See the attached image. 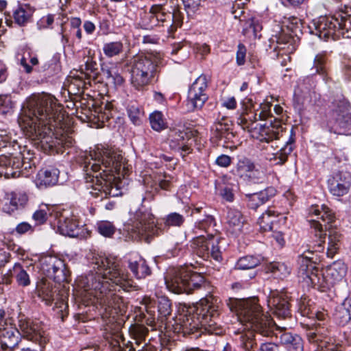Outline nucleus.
<instances>
[{
    "label": "nucleus",
    "instance_id": "obj_27",
    "mask_svg": "<svg viewBox=\"0 0 351 351\" xmlns=\"http://www.w3.org/2000/svg\"><path fill=\"white\" fill-rule=\"evenodd\" d=\"M245 222L244 217L237 209L230 208L228 210L226 216V223L228 230L232 233L237 234L242 230Z\"/></svg>",
    "mask_w": 351,
    "mask_h": 351
},
{
    "label": "nucleus",
    "instance_id": "obj_48",
    "mask_svg": "<svg viewBox=\"0 0 351 351\" xmlns=\"http://www.w3.org/2000/svg\"><path fill=\"white\" fill-rule=\"evenodd\" d=\"M151 127L156 131H160L165 128V123L161 112L155 111L149 115Z\"/></svg>",
    "mask_w": 351,
    "mask_h": 351
},
{
    "label": "nucleus",
    "instance_id": "obj_17",
    "mask_svg": "<svg viewBox=\"0 0 351 351\" xmlns=\"http://www.w3.org/2000/svg\"><path fill=\"white\" fill-rule=\"evenodd\" d=\"M54 217L53 225L56 227V231L60 234L69 237H78L80 234V228L76 219L69 215L68 213H53Z\"/></svg>",
    "mask_w": 351,
    "mask_h": 351
},
{
    "label": "nucleus",
    "instance_id": "obj_19",
    "mask_svg": "<svg viewBox=\"0 0 351 351\" xmlns=\"http://www.w3.org/2000/svg\"><path fill=\"white\" fill-rule=\"evenodd\" d=\"M233 172L246 182H257L263 178V171L257 169L255 165L246 157H241L238 160Z\"/></svg>",
    "mask_w": 351,
    "mask_h": 351
},
{
    "label": "nucleus",
    "instance_id": "obj_32",
    "mask_svg": "<svg viewBox=\"0 0 351 351\" xmlns=\"http://www.w3.org/2000/svg\"><path fill=\"white\" fill-rule=\"evenodd\" d=\"M58 212V210L54 207L44 204L41 205L33 214L32 217L37 224H43L49 219L51 224L53 225L54 217L52 216V213Z\"/></svg>",
    "mask_w": 351,
    "mask_h": 351
},
{
    "label": "nucleus",
    "instance_id": "obj_37",
    "mask_svg": "<svg viewBox=\"0 0 351 351\" xmlns=\"http://www.w3.org/2000/svg\"><path fill=\"white\" fill-rule=\"evenodd\" d=\"M261 258L258 256H245L241 257L235 265V269L239 270L252 269L259 265Z\"/></svg>",
    "mask_w": 351,
    "mask_h": 351
},
{
    "label": "nucleus",
    "instance_id": "obj_29",
    "mask_svg": "<svg viewBox=\"0 0 351 351\" xmlns=\"http://www.w3.org/2000/svg\"><path fill=\"white\" fill-rule=\"evenodd\" d=\"M128 267L137 279H143L149 276L152 273L150 267L146 261L141 256L135 259H130Z\"/></svg>",
    "mask_w": 351,
    "mask_h": 351
},
{
    "label": "nucleus",
    "instance_id": "obj_39",
    "mask_svg": "<svg viewBox=\"0 0 351 351\" xmlns=\"http://www.w3.org/2000/svg\"><path fill=\"white\" fill-rule=\"evenodd\" d=\"M306 330V336L310 342H317L320 340V337L324 335V330L319 322L314 324H306L304 325Z\"/></svg>",
    "mask_w": 351,
    "mask_h": 351
},
{
    "label": "nucleus",
    "instance_id": "obj_9",
    "mask_svg": "<svg viewBox=\"0 0 351 351\" xmlns=\"http://www.w3.org/2000/svg\"><path fill=\"white\" fill-rule=\"evenodd\" d=\"M165 280L167 288L175 293H190L204 283L202 275L183 267L169 269Z\"/></svg>",
    "mask_w": 351,
    "mask_h": 351
},
{
    "label": "nucleus",
    "instance_id": "obj_10",
    "mask_svg": "<svg viewBox=\"0 0 351 351\" xmlns=\"http://www.w3.org/2000/svg\"><path fill=\"white\" fill-rule=\"evenodd\" d=\"M124 230L132 239H145L149 243V237L158 234V229L154 216L147 210L139 209L130 213V219L124 224Z\"/></svg>",
    "mask_w": 351,
    "mask_h": 351
},
{
    "label": "nucleus",
    "instance_id": "obj_36",
    "mask_svg": "<svg viewBox=\"0 0 351 351\" xmlns=\"http://www.w3.org/2000/svg\"><path fill=\"white\" fill-rule=\"evenodd\" d=\"M337 17L339 18L337 32L339 38H351V14L342 12L338 14Z\"/></svg>",
    "mask_w": 351,
    "mask_h": 351
},
{
    "label": "nucleus",
    "instance_id": "obj_50",
    "mask_svg": "<svg viewBox=\"0 0 351 351\" xmlns=\"http://www.w3.org/2000/svg\"><path fill=\"white\" fill-rule=\"evenodd\" d=\"M158 311L161 317H167L171 313V303L166 297L158 298Z\"/></svg>",
    "mask_w": 351,
    "mask_h": 351
},
{
    "label": "nucleus",
    "instance_id": "obj_56",
    "mask_svg": "<svg viewBox=\"0 0 351 351\" xmlns=\"http://www.w3.org/2000/svg\"><path fill=\"white\" fill-rule=\"evenodd\" d=\"M259 199L263 202V204L267 202L271 197L276 194V190L273 187H268L258 193H256Z\"/></svg>",
    "mask_w": 351,
    "mask_h": 351
},
{
    "label": "nucleus",
    "instance_id": "obj_35",
    "mask_svg": "<svg viewBox=\"0 0 351 351\" xmlns=\"http://www.w3.org/2000/svg\"><path fill=\"white\" fill-rule=\"evenodd\" d=\"M27 201V197L25 194L12 193L9 195L5 202V208L6 212L11 213L23 206Z\"/></svg>",
    "mask_w": 351,
    "mask_h": 351
},
{
    "label": "nucleus",
    "instance_id": "obj_31",
    "mask_svg": "<svg viewBox=\"0 0 351 351\" xmlns=\"http://www.w3.org/2000/svg\"><path fill=\"white\" fill-rule=\"evenodd\" d=\"M327 278H330L331 283H335L341 280L347 272V267L341 261H335L327 269Z\"/></svg>",
    "mask_w": 351,
    "mask_h": 351
},
{
    "label": "nucleus",
    "instance_id": "obj_7",
    "mask_svg": "<svg viewBox=\"0 0 351 351\" xmlns=\"http://www.w3.org/2000/svg\"><path fill=\"white\" fill-rule=\"evenodd\" d=\"M214 218L210 215H205L204 217L199 219L191 231L189 232L187 236L194 237L191 241V247L193 251L204 259L213 258L217 262L222 259L221 252L219 247V237L207 234L206 237L203 232H207L208 229L214 223Z\"/></svg>",
    "mask_w": 351,
    "mask_h": 351
},
{
    "label": "nucleus",
    "instance_id": "obj_63",
    "mask_svg": "<svg viewBox=\"0 0 351 351\" xmlns=\"http://www.w3.org/2000/svg\"><path fill=\"white\" fill-rule=\"evenodd\" d=\"M220 194L221 197L228 202H232L234 199V194L232 191L229 187H224L221 190Z\"/></svg>",
    "mask_w": 351,
    "mask_h": 351
},
{
    "label": "nucleus",
    "instance_id": "obj_8",
    "mask_svg": "<svg viewBox=\"0 0 351 351\" xmlns=\"http://www.w3.org/2000/svg\"><path fill=\"white\" fill-rule=\"evenodd\" d=\"M159 59L151 55L134 56L129 63L130 82L136 90L143 91L157 75Z\"/></svg>",
    "mask_w": 351,
    "mask_h": 351
},
{
    "label": "nucleus",
    "instance_id": "obj_46",
    "mask_svg": "<svg viewBox=\"0 0 351 351\" xmlns=\"http://www.w3.org/2000/svg\"><path fill=\"white\" fill-rule=\"evenodd\" d=\"M275 217L274 211L268 210L263 213L258 219V223L261 228L264 231L271 230L272 224L274 222V218Z\"/></svg>",
    "mask_w": 351,
    "mask_h": 351
},
{
    "label": "nucleus",
    "instance_id": "obj_33",
    "mask_svg": "<svg viewBox=\"0 0 351 351\" xmlns=\"http://www.w3.org/2000/svg\"><path fill=\"white\" fill-rule=\"evenodd\" d=\"M34 10L28 4H22L14 10L13 16L15 22L20 26L27 23L32 16Z\"/></svg>",
    "mask_w": 351,
    "mask_h": 351
},
{
    "label": "nucleus",
    "instance_id": "obj_13",
    "mask_svg": "<svg viewBox=\"0 0 351 351\" xmlns=\"http://www.w3.org/2000/svg\"><path fill=\"white\" fill-rule=\"evenodd\" d=\"M18 326L21 330L22 337L38 344L40 351L45 348L49 341L43 323L39 320L20 317Z\"/></svg>",
    "mask_w": 351,
    "mask_h": 351
},
{
    "label": "nucleus",
    "instance_id": "obj_25",
    "mask_svg": "<svg viewBox=\"0 0 351 351\" xmlns=\"http://www.w3.org/2000/svg\"><path fill=\"white\" fill-rule=\"evenodd\" d=\"M283 132V127L281 122L276 119L270 121L269 124H265L261 129L260 141L271 143V147H278L274 139H279Z\"/></svg>",
    "mask_w": 351,
    "mask_h": 351
},
{
    "label": "nucleus",
    "instance_id": "obj_14",
    "mask_svg": "<svg viewBox=\"0 0 351 351\" xmlns=\"http://www.w3.org/2000/svg\"><path fill=\"white\" fill-rule=\"evenodd\" d=\"M339 18L337 16H321L313 19L308 25L309 32L317 36L320 39L333 40L339 39Z\"/></svg>",
    "mask_w": 351,
    "mask_h": 351
},
{
    "label": "nucleus",
    "instance_id": "obj_60",
    "mask_svg": "<svg viewBox=\"0 0 351 351\" xmlns=\"http://www.w3.org/2000/svg\"><path fill=\"white\" fill-rule=\"evenodd\" d=\"M221 106L228 110H234L237 108V104L234 97H229L221 99Z\"/></svg>",
    "mask_w": 351,
    "mask_h": 351
},
{
    "label": "nucleus",
    "instance_id": "obj_15",
    "mask_svg": "<svg viewBox=\"0 0 351 351\" xmlns=\"http://www.w3.org/2000/svg\"><path fill=\"white\" fill-rule=\"evenodd\" d=\"M313 258L305 253L300 255L298 258V276L306 285L312 286H322L323 275L315 266L312 261Z\"/></svg>",
    "mask_w": 351,
    "mask_h": 351
},
{
    "label": "nucleus",
    "instance_id": "obj_53",
    "mask_svg": "<svg viewBox=\"0 0 351 351\" xmlns=\"http://www.w3.org/2000/svg\"><path fill=\"white\" fill-rule=\"evenodd\" d=\"M97 230L101 235L110 237L114 234L115 228L109 221H100L97 223Z\"/></svg>",
    "mask_w": 351,
    "mask_h": 351
},
{
    "label": "nucleus",
    "instance_id": "obj_38",
    "mask_svg": "<svg viewBox=\"0 0 351 351\" xmlns=\"http://www.w3.org/2000/svg\"><path fill=\"white\" fill-rule=\"evenodd\" d=\"M12 275L15 278L19 286L27 287L31 280L27 271L20 263H15L12 270Z\"/></svg>",
    "mask_w": 351,
    "mask_h": 351
},
{
    "label": "nucleus",
    "instance_id": "obj_58",
    "mask_svg": "<svg viewBox=\"0 0 351 351\" xmlns=\"http://www.w3.org/2000/svg\"><path fill=\"white\" fill-rule=\"evenodd\" d=\"M248 197V207L252 209H256L259 206L263 204V202L259 199L256 193L247 195Z\"/></svg>",
    "mask_w": 351,
    "mask_h": 351
},
{
    "label": "nucleus",
    "instance_id": "obj_54",
    "mask_svg": "<svg viewBox=\"0 0 351 351\" xmlns=\"http://www.w3.org/2000/svg\"><path fill=\"white\" fill-rule=\"evenodd\" d=\"M326 62L325 53H318L314 59V67L316 73H319L322 75L325 73L324 64Z\"/></svg>",
    "mask_w": 351,
    "mask_h": 351
},
{
    "label": "nucleus",
    "instance_id": "obj_59",
    "mask_svg": "<svg viewBox=\"0 0 351 351\" xmlns=\"http://www.w3.org/2000/svg\"><path fill=\"white\" fill-rule=\"evenodd\" d=\"M246 54V48L243 44L238 45V50L237 52V63L238 65H243L245 63Z\"/></svg>",
    "mask_w": 351,
    "mask_h": 351
},
{
    "label": "nucleus",
    "instance_id": "obj_1",
    "mask_svg": "<svg viewBox=\"0 0 351 351\" xmlns=\"http://www.w3.org/2000/svg\"><path fill=\"white\" fill-rule=\"evenodd\" d=\"M90 264L94 271L77 280L81 295L84 300L99 304L105 311L103 317V335L109 343L110 351H155V348L143 341L148 332L143 326H134L129 332L131 339L127 343L121 332L122 321L118 315L122 313L123 299L115 294L110 287L117 286L125 291L134 287L133 280L120 267L116 257L93 254Z\"/></svg>",
    "mask_w": 351,
    "mask_h": 351
},
{
    "label": "nucleus",
    "instance_id": "obj_52",
    "mask_svg": "<svg viewBox=\"0 0 351 351\" xmlns=\"http://www.w3.org/2000/svg\"><path fill=\"white\" fill-rule=\"evenodd\" d=\"M211 130L216 132V136L221 138L226 132L229 130V124L228 121L222 119L221 121L215 122L211 128Z\"/></svg>",
    "mask_w": 351,
    "mask_h": 351
},
{
    "label": "nucleus",
    "instance_id": "obj_18",
    "mask_svg": "<svg viewBox=\"0 0 351 351\" xmlns=\"http://www.w3.org/2000/svg\"><path fill=\"white\" fill-rule=\"evenodd\" d=\"M40 269L49 278L55 281L66 280V268L64 261L54 256H47L40 261Z\"/></svg>",
    "mask_w": 351,
    "mask_h": 351
},
{
    "label": "nucleus",
    "instance_id": "obj_44",
    "mask_svg": "<svg viewBox=\"0 0 351 351\" xmlns=\"http://www.w3.org/2000/svg\"><path fill=\"white\" fill-rule=\"evenodd\" d=\"M272 43L276 42V47L274 49L285 50L286 52H290L293 50V46L291 44L292 39L290 36L280 35L275 36L271 38Z\"/></svg>",
    "mask_w": 351,
    "mask_h": 351
},
{
    "label": "nucleus",
    "instance_id": "obj_45",
    "mask_svg": "<svg viewBox=\"0 0 351 351\" xmlns=\"http://www.w3.org/2000/svg\"><path fill=\"white\" fill-rule=\"evenodd\" d=\"M335 317L339 324L345 325L351 320V306H346L343 304L337 310Z\"/></svg>",
    "mask_w": 351,
    "mask_h": 351
},
{
    "label": "nucleus",
    "instance_id": "obj_49",
    "mask_svg": "<svg viewBox=\"0 0 351 351\" xmlns=\"http://www.w3.org/2000/svg\"><path fill=\"white\" fill-rule=\"evenodd\" d=\"M14 103L10 95H0V114H8L13 112Z\"/></svg>",
    "mask_w": 351,
    "mask_h": 351
},
{
    "label": "nucleus",
    "instance_id": "obj_61",
    "mask_svg": "<svg viewBox=\"0 0 351 351\" xmlns=\"http://www.w3.org/2000/svg\"><path fill=\"white\" fill-rule=\"evenodd\" d=\"M186 250L184 247H182L179 245H176L173 249H171L167 252L166 256L168 258L182 256L184 254Z\"/></svg>",
    "mask_w": 351,
    "mask_h": 351
},
{
    "label": "nucleus",
    "instance_id": "obj_22",
    "mask_svg": "<svg viewBox=\"0 0 351 351\" xmlns=\"http://www.w3.org/2000/svg\"><path fill=\"white\" fill-rule=\"evenodd\" d=\"M267 306L279 317L285 318L290 314L287 295L278 291H271L267 299Z\"/></svg>",
    "mask_w": 351,
    "mask_h": 351
},
{
    "label": "nucleus",
    "instance_id": "obj_6",
    "mask_svg": "<svg viewBox=\"0 0 351 351\" xmlns=\"http://www.w3.org/2000/svg\"><path fill=\"white\" fill-rule=\"evenodd\" d=\"M309 213L315 217V219H309L311 233L317 239L316 243L313 247V250L316 252L324 250L326 232L328 231L326 254L328 258H332L339 249L341 239V234L333 228L332 223L335 219V213L325 205L313 206Z\"/></svg>",
    "mask_w": 351,
    "mask_h": 351
},
{
    "label": "nucleus",
    "instance_id": "obj_55",
    "mask_svg": "<svg viewBox=\"0 0 351 351\" xmlns=\"http://www.w3.org/2000/svg\"><path fill=\"white\" fill-rule=\"evenodd\" d=\"M186 136V134L184 132H175V136H174V141H180L178 143V148L182 149V152H184L185 154H189L191 151V148L188 145H185L183 142L184 140V137Z\"/></svg>",
    "mask_w": 351,
    "mask_h": 351
},
{
    "label": "nucleus",
    "instance_id": "obj_4",
    "mask_svg": "<svg viewBox=\"0 0 351 351\" xmlns=\"http://www.w3.org/2000/svg\"><path fill=\"white\" fill-rule=\"evenodd\" d=\"M219 307L218 299L213 295H206L196 305L182 304L175 320L176 329L184 335L197 331L210 335L222 334Z\"/></svg>",
    "mask_w": 351,
    "mask_h": 351
},
{
    "label": "nucleus",
    "instance_id": "obj_40",
    "mask_svg": "<svg viewBox=\"0 0 351 351\" xmlns=\"http://www.w3.org/2000/svg\"><path fill=\"white\" fill-rule=\"evenodd\" d=\"M104 72L107 79L110 80L115 86H121L125 83V79L116 64H112L105 69Z\"/></svg>",
    "mask_w": 351,
    "mask_h": 351
},
{
    "label": "nucleus",
    "instance_id": "obj_21",
    "mask_svg": "<svg viewBox=\"0 0 351 351\" xmlns=\"http://www.w3.org/2000/svg\"><path fill=\"white\" fill-rule=\"evenodd\" d=\"M145 13L143 24L146 28L163 25L167 21H173L174 17L173 14L166 10L162 5H154L149 12Z\"/></svg>",
    "mask_w": 351,
    "mask_h": 351
},
{
    "label": "nucleus",
    "instance_id": "obj_43",
    "mask_svg": "<svg viewBox=\"0 0 351 351\" xmlns=\"http://www.w3.org/2000/svg\"><path fill=\"white\" fill-rule=\"evenodd\" d=\"M102 49L107 58H112L123 51V45L121 41L109 42L104 44Z\"/></svg>",
    "mask_w": 351,
    "mask_h": 351
},
{
    "label": "nucleus",
    "instance_id": "obj_62",
    "mask_svg": "<svg viewBox=\"0 0 351 351\" xmlns=\"http://www.w3.org/2000/svg\"><path fill=\"white\" fill-rule=\"evenodd\" d=\"M247 24L248 25L250 29L252 31L254 36H256L257 32L261 31V29H262V26L260 24L258 20L254 18L250 19L247 22Z\"/></svg>",
    "mask_w": 351,
    "mask_h": 351
},
{
    "label": "nucleus",
    "instance_id": "obj_12",
    "mask_svg": "<svg viewBox=\"0 0 351 351\" xmlns=\"http://www.w3.org/2000/svg\"><path fill=\"white\" fill-rule=\"evenodd\" d=\"M35 169L34 163L23 160L20 156H0V177L16 178L20 176L29 177Z\"/></svg>",
    "mask_w": 351,
    "mask_h": 351
},
{
    "label": "nucleus",
    "instance_id": "obj_23",
    "mask_svg": "<svg viewBox=\"0 0 351 351\" xmlns=\"http://www.w3.org/2000/svg\"><path fill=\"white\" fill-rule=\"evenodd\" d=\"M22 337L20 328L12 323L0 330V351L11 350L18 346Z\"/></svg>",
    "mask_w": 351,
    "mask_h": 351
},
{
    "label": "nucleus",
    "instance_id": "obj_24",
    "mask_svg": "<svg viewBox=\"0 0 351 351\" xmlns=\"http://www.w3.org/2000/svg\"><path fill=\"white\" fill-rule=\"evenodd\" d=\"M313 87L314 84L311 78L300 79L294 89V102L299 106L311 102Z\"/></svg>",
    "mask_w": 351,
    "mask_h": 351
},
{
    "label": "nucleus",
    "instance_id": "obj_42",
    "mask_svg": "<svg viewBox=\"0 0 351 351\" xmlns=\"http://www.w3.org/2000/svg\"><path fill=\"white\" fill-rule=\"evenodd\" d=\"M38 296L45 302L47 305H51L55 300L56 292L53 291L51 286L43 282L38 289Z\"/></svg>",
    "mask_w": 351,
    "mask_h": 351
},
{
    "label": "nucleus",
    "instance_id": "obj_28",
    "mask_svg": "<svg viewBox=\"0 0 351 351\" xmlns=\"http://www.w3.org/2000/svg\"><path fill=\"white\" fill-rule=\"evenodd\" d=\"M294 135V131L291 129L289 140L285 142V144L279 150L272 154V157L269 158L271 161H274L276 165H282L287 161L288 155L293 149Z\"/></svg>",
    "mask_w": 351,
    "mask_h": 351
},
{
    "label": "nucleus",
    "instance_id": "obj_20",
    "mask_svg": "<svg viewBox=\"0 0 351 351\" xmlns=\"http://www.w3.org/2000/svg\"><path fill=\"white\" fill-rule=\"evenodd\" d=\"M330 193L337 197L346 195L351 187V175L347 171H340L335 173L328 180Z\"/></svg>",
    "mask_w": 351,
    "mask_h": 351
},
{
    "label": "nucleus",
    "instance_id": "obj_3",
    "mask_svg": "<svg viewBox=\"0 0 351 351\" xmlns=\"http://www.w3.org/2000/svg\"><path fill=\"white\" fill-rule=\"evenodd\" d=\"M124 159L121 152L113 148L97 146L84 156V171L86 188L93 197L102 200L121 194L114 184L123 175Z\"/></svg>",
    "mask_w": 351,
    "mask_h": 351
},
{
    "label": "nucleus",
    "instance_id": "obj_30",
    "mask_svg": "<svg viewBox=\"0 0 351 351\" xmlns=\"http://www.w3.org/2000/svg\"><path fill=\"white\" fill-rule=\"evenodd\" d=\"M280 343L290 351H303V341L302 338L291 332H279Z\"/></svg>",
    "mask_w": 351,
    "mask_h": 351
},
{
    "label": "nucleus",
    "instance_id": "obj_41",
    "mask_svg": "<svg viewBox=\"0 0 351 351\" xmlns=\"http://www.w3.org/2000/svg\"><path fill=\"white\" fill-rule=\"evenodd\" d=\"M282 23L283 27H286L295 36L298 35V32H302L303 23L302 20L296 16H285Z\"/></svg>",
    "mask_w": 351,
    "mask_h": 351
},
{
    "label": "nucleus",
    "instance_id": "obj_26",
    "mask_svg": "<svg viewBox=\"0 0 351 351\" xmlns=\"http://www.w3.org/2000/svg\"><path fill=\"white\" fill-rule=\"evenodd\" d=\"M59 173V170L53 167L40 169L36 175L34 182L39 189L53 186L58 181Z\"/></svg>",
    "mask_w": 351,
    "mask_h": 351
},
{
    "label": "nucleus",
    "instance_id": "obj_47",
    "mask_svg": "<svg viewBox=\"0 0 351 351\" xmlns=\"http://www.w3.org/2000/svg\"><path fill=\"white\" fill-rule=\"evenodd\" d=\"M128 114L131 121L134 125H140L143 118V112L136 104H131L128 108Z\"/></svg>",
    "mask_w": 351,
    "mask_h": 351
},
{
    "label": "nucleus",
    "instance_id": "obj_2",
    "mask_svg": "<svg viewBox=\"0 0 351 351\" xmlns=\"http://www.w3.org/2000/svg\"><path fill=\"white\" fill-rule=\"evenodd\" d=\"M61 110L56 98L47 93L32 95L22 106L19 125L45 152L58 153L62 147L73 143L72 136L57 128L63 120Z\"/></svg>",
    "mask_w": 351,
    "mask_h": 351
},
{
    "label": "nucleus",
    "instance_id": "obj_5",
    "mask_svg": "<svg viewBox=\"0 0 351 351\" xmlns=\"http://www.w3.org/2000/svg\"><path fill=\"white\" fill-rule=\"evenodd\" d=\"M237 315L240 323L247 330L239 337L241 347L250 351L254 346V332L269 337L273 335L274 322L270 316L264 313L256 298L239 300L237 303Z\"/></svg>",
    "mask_w": 351,
    "mask_h": 351
},
{
    "label": "nucleus",
    "instance_id": "obj_57",
    "mask_svg": "<svg viewBox=\"0 0 351 351\" xmlns=\"http://www.w3.org/2000/svg\"><path fill=\"white\" fill-rule=\"evenodd\" d=\"M215 163L220 167L227 168L232 163V158L226 154H221L216 158Z\"/></svg>",
    "mask_w": 351,
    "mask_h": 351
},
{
    "label": "nucleus",
    "instance_id": "obj_64",
    "mask_svg": "<svg viewBox=\"0 0 351 351\" xmlns=\"http://www.w3.org/2000/svg\"><path fill=\"white\" fill-rule=\"evenodd\" d=\"M278 345L273 342L262 343L260 346V351H277Z\"/></svg>",
    "mask_w": 351,
    "mask_h": 351
},
{
    "label": "nucleus",
    "instance_id": "obj_34",
    "mask_svg": "<svg viewBox=\"0 0 351 351\" xmlns=\"http://www.w3.org/2000/svg\"><path fill=\"white\" fill-rule=\"evenodd\" d=\"M265 269L267 272L271 273L275 278L284 279L290 274L291 267L285 263L272 262L267 265Z\"/></svg>",
    "mask_w": 351,
    "mask_h": 351
},
{
    "label": "nucleus",
    "instance_id": "obj_16",
    "mask_svg": "<svg viewBox=\"0 0 351 351\" xmlns=\"http://www.w3.org/2000/svg\"><path fill=\"white\" fill-rule=\"evenodd\" d=\"M209 77L199 75L191 86L188 93L187 106L190 110L200 109L207 101L206 93Z\"/></svg>",
    "mask_w": 351,
    "mask_h": 351
},
{
    "label": "nucleus",
    "instance_id": "obj_51",
    "mask_svg": "<svg viewBox=\"0 0 351 351\" xmlns=\"http://www.w3.org/2000/svg\"><path fill=\"white\" fill-rule=\"evenodd\" d=\"M185 221L183 215L178 213H171L165 218V224L169 226H181Z\"/></svg>",
    "mask_w": 351,
    "mask_h": 351
},
{
    "label": "nucleus",
    "instance_id": "obj_11",
    "mask_svg": "<svg viewBox=\"0 0 351 351\" xmlns=\"http://www.w3.org/2000/svg\"><path fill=\"white\" fill-rule=\"evenodd\" d=\"M326 114V127L330 132L337 134H351V113L350 105L342 96L335 99Z\"/></svg>",
    "mask_w": 351,
    "mask_h": 351
}]
</instances>
